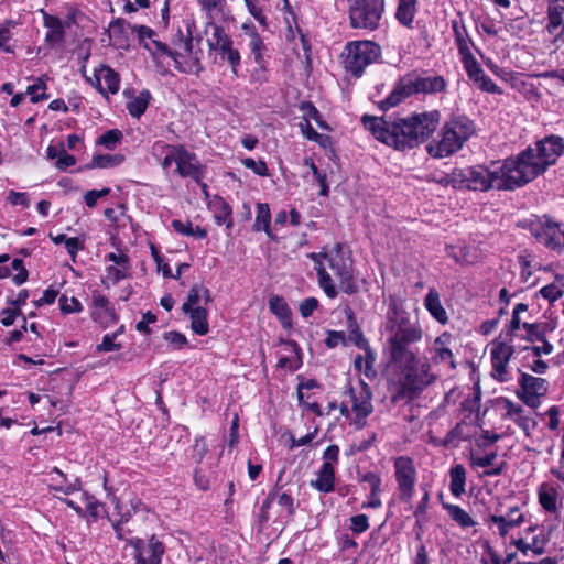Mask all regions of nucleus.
Masks as SVG:
<instances>
[{"label": "nucleus", "instance_id": "1", "mask_svg": "<svg viewBox=\"0 0 564 564\" xmlns=\"http://www.w3.org/2000/svg\"><path fill=\"white\" fill-rule=\"evenodd\" d=\"M384 330L389 358L403 370L398 397L412 400L436 380V375L431 371L429 360L417 359L410 349L411 344L422 339L423 330L419 321H412L410 313L395 303H391L389 306Z\"/></svg>", "mask_w": 564, "mask_h": 564}, {"label": "nucleus", "instance_id": "2", "mask_svg": "<svg viewBox=\"0 0 564 564\" xmlns=\"http://www.w3.org/2000/svg\"><path fill=\"white\" fill-rule=\"evenodd\" d=\"M438 112H423L409 118L364 116L362 123L373 137L399 151L413 149L435 129Z\"/></svg>", "mask_w": 564, "mask_h": 564}, {"label": "nucleus", "instance_id": "3", "mask_svg": "<svg viewBox=\"0 0 564 564\" xmlns=\"http://www.w3.org/2000/svg\"><path fill=\"white\" fill-rule=\"evenodd\" d=\"M307 257L314 261V268L318 276V285L329 299L338 295V290L333 281L327 268L332 270L338 281V289L347 294H354L358 291V285L352 273V263L341 252V247L337 243L327 252H312Z\"/></svg>", "mask_w": 564, "mask_h": 564}, {"label": "nucleus", "instance_id": "4", "mask_svg": "<svg viewBox=\"0 0 564 564\" xmlns=\"http://www.w3.org/2000/svg\"><path fill=\"white\" fill-rule=\"evenodd\" d=\"M452 181L458 187L480 192L490 188L512 191L516 187H521L516 171L509 165V159L501 164L492 163L490 166L475 165L455 169L452 172Z\"/></svg>", "mask_w": 564, "mask_h": 564}, {"label": "nucleus", "instance_id": "5", "mask_svg": "<svg viewBox=\"0 0 564 564\" xmlns=\"http://www.w3.org/2000/svg\"><path fill=\"white\" fill-rule=\"evenodd\" d=\"M563 151L564 140L558 135H549L516 158H509V165L513 167L523 186L544 173L550 165L555 164Z\"/></svg>", "mask_w": 564, "mask_h": 564}, {"label": "nucleus", "instance_id": "6", "mask_svg": "<svg viewBox=\"0 0 564 564\" xmlns=\"http://www.w3.org/2000/svg\"><path fill=\"white\" fill-rule=\"evenodd\" d=\"M474 133L475 126L469 118L453 117L445 122L437 139L426 145V151L433 158H447L460 150Z\"/></svg>", "mask_w": 564, "mask_h": 564}, {"label": "nucleus", "instance_id": "7", "mask_svg": "<svg viewBox=\"0 0 564 564\" xmlns=\"http://www.w3.org/2000/svg\"><path fill=\"white\" fill-rule=\"evenodd\" d=\"M144 48L150 52L155 61H159L162 56L170 57L174 62L175 68L182 73H191L193 70L192 64H184L182 62L193 50V37L189 31L184 33L181 29H177L171 40V46L159 40H153L152 43H145Z\"/></svg>", "mask_w": 564, "mask_h": 564}, {"label": "nucleus", "instance_id": "8", "mask_svg": "<svg viewBox=\"0 0 564 564\" xmlns=\"http://www.w3.org/2000/svg\"><path fill=\"white\" fill-rule=\"evenodd\" d=\"M381 55L380 46L371 41L349 42L343 52L344 67L356 77L375 63Z\"/></svg>", "mask_w": 564, "mask_h": 564}, {"label": "nucleus", "instance_id": "9", "mask_svg": "<svg viewBox=\"0 0 564 564\" xmlns=\"http://www.w3.org/2000/svg\"><path fill=\"white\" fill-rule=\"evenodd\" d=\"M383 12V0H355L349 7L350 25L376 30Z\"/></svg>", "mask_w": 564, "mask_h": 564}, {"label": "nucleus", "instance_id": "10", "mask_svg": "<svg viewBox=\"0 0 564 564\" xmlns=\"http://www.w3.org/2000/svg\"><path fill=\"white\" fill-rule=\"evenodd\" d=\"M393 468L399 498L402 502L411 503L417 480V470L414 460L409 456H398L393 460Z\"/></svg>", "mask_w": 564, "mask_h": 564}, {"label": "nucleus", "instance_id": "11", "mask_svg": "<svg viewBox=\"0 0 564 564\" xmlns=\"http://www.w3.org/2000/svg\"><path fill=\"white\" fill-rule=\"evenodd\" d=\"M495 339L490 346L491 376L499 382H508L511 380L509 370V361L514 354L513 343H509L506 338Z\"/></svg>", "mask_w": 564, "mask_h": 564}, {"label": "nucleus", "instance_id": "12", "mask_svg": "<svg viewBox=\"0 0 564 564\" xmlns=\"http://www.w3.org/2000/svg\"><path fill=\"white\" fill-rule=\"evenodd\" d=\"M347 393L351 402V413L354 414L350 424L356 430H361L366 426V419L373 412L371 390L367 383L360 382L358 388L349 387Z\"/></svg>", "mask_w": 564, "mask_h": 564}, {"label": "nucleus", "instance_id": "13", "mask_svg": "<svg viewBox=\"0 0 564 564\" xmlns=\"http://www.w3.org/2000/svg\"><path fill=\"white\" fill-rule=\"evenodd\" d=\"M518 398L528 406L536 409L540 405V398L549 390V382L544 378L534 377L520 371Z\"/></svg>", "mask_w": 564, "mask_h": 564}, {"label": "nucleus", "instance_id": "14", "mask_svg": "<svg viewBox=\"0 0 564 564\" xmlns=\"http://www.w3.org/2000/svg\"><path fill=\"white\" fill-rule=\"evenodd\" d=\"M530 231L536 241L551 250L564 248V230L547 218L532 223Z\"/></svg>", "mask_w": 564, "mask_h": 564}, {"label": "nucleus", "instance_id": "15", "mask_svg": "<svg viewBox=\"0 0 564 564\" xmlns=\"http://www.w3.org/2000/svg\"><path fill=\"white\" fill-rule=\"evenodd\" d=\"M525 520L524 513L518 506L508 509L505 514L488 513L484 517V523L494 533L505 538L508 533L520 527Z\"/></svg>", "mask_w": 564, "mask_h": 564}, {"label": "nucleus", "instance_id": "16", "mask_svg": "<svg viewBox=\"0 0 564 564\" xmlns=\"http://www.w3.org/2000/svg\"><path fill=\"white\" fill-rule=\"evenodd\" d=\"M210 28L212 35L207 40L209 48L219 52L221 57L226 58L231 65L232 73L237 74V67L240 65V54L232 47L231 37L217 24H210Z\"/></svg>", "mask_w": 564, "mask_h": 564}, {"label": "nucleus", "instance_id": "17", "mask_svg": "<svg viewBox=\"0 0 564 564\" xmlns=\"http://www.w3.org/2000/svg\"><path fill=\"white\" fill-rule=\"evenodd\" d=\"M101 95L117 94L120 88V76L108 65H100L94 69L93 76L86 77Z\"/></svg>", "mask_w": 564, "mask_h": 564}, {"label": "nucleus", "instance_id": "18", "mask_svg": "<svg viewBox=\"0 0 564 564\" xmlns=\"http://www.w3.org/2000/svg\"><path fill=\"white\" fill-rule=\"evenodd\" d=\"M130 544L134 547L137 564H161L164 546L154 536L148 543L141 539H134L130 541Z\"/></svg>", "mask_w": 564, "mask_h": 564}, {"label": "nucleus", "instance_id": "19", "mask_svg": "<svg viewBox=\"0 0 564 564\" xmlns=\"http://www.w3.org/2000/svg\"><path fill=\"white\" fill-rule=\"evenodd\" d=\"M177 151L178 155L175 172L181 177H191L196 183H200L205 176V169L196 154L187 151L183 145Z\"/></svg>", "mask_w": 564, "mask_h": 564}, {"label": "nucleus", "instance_id": "20", "mask_svg": "<svg viewBox=\"0 0 564 564\" xmlns=\"http://www.w3.org/2000/svg\"><path fill=\"white\" fill-rule=\"evenodd\" d=\"M90 317L105 327L112 325L118 321V315L116 314L115 308L108 299L100 293L93 294Z\"/></svg>", "mask_w": 564, "mask_h": 564}, {"label": "nucleus", "instance_id": "21", "mask_svg": "<svg viewBox=\"0 0 564 564\" xmlns=\"http://www.w3.org/2000/svg\"><path fill=\"white\" fill-rule=\"evenodd\" d=\"M105 260L111 262L106 267V281L112 284L126 279L130 271V260L123 252H110Z\"/></svg>", "mask_w": 564, "mask_h": 564}, {"label": "nucleus", "instance_id": "22", "mask_svg": "<svg viewBox=\"0 0 564 564\" xmlns=\"http://www.w3.org/2000/svg\"><path fill=\"white\" fill-rule=\"evenodd\" d=\"M546 30L554 36L555 43H564V0H555L547 9Z\"/></svg>", "mask_w": 564, "mask_h": 564}, {"label": "nucleus", "instance_id": "23", "mask_svg": "<svg viewBox=\"0 0 564 564\" xmlns=\"http://www.w3.org/2000/svg\"><path fill=\"white\" fill-rule=\"evenodd\" d=\"M104 487L107 491V496L110 502L115 507V516L111 517L112 520L119 522H128L132 514L135 512L138 506L140 505V500L137 498L130 499L128 502L122 501L119 497H117L110 488L107 486V478L104 479Z\"/></svg>", "mask_w": 564, "mask_h": 564}, {"label": "nucleus", "instance_id": "24", "mask_svg": "<svg viewBox=\"0 0 564 564\" xmlns=\"http://www.w3.org/2000/svg\"><path fill=\"white\" fill-rule=\"evenodd\" d=\"M301 365L299 346L294 341L281 340L280 350L278 351V367L295 371Z\"/></svg>", "mask_w": 564, "mask_h": 564}, {"label": "nucleus", "instance_id": "25", "mask_svg": "<svg viewBox=\"0 0 564 564\" xmlns=\"http://www.w3.org/2000/svg\"><path fill=\"white\" fill-rule=\"evenodd\" d=\"M453 341V337L449 333L444 332L433 343L432 359L435 364H448L451 369H455L456 365L454 361L453 352L451 350V345Z\"/></svg>", "mask_w": 564, "mask_h": 564}, {"label": "nucleus", "instance_id": "26", "mask_svg": "<svg viewBox=\"0 0 564 564\" xmlns=\"http://www.w3.org/2000/svg\"><path fill=\"white\" fill-rule=\"evenodd\" d=\"M503 405L506 409L505 419L512 420L527 436L530 435L531 431L536 427V422L524 414V410L521 405L513 403L511 400H503Z\"/></svg>", "mask_w": 564, "mask_h": 564}, {"label": "nucleus", "instance_id": "27", "mask_svg": "<svg viewBox=\"0 0 564 564\" xmlns=\"http://www.w3.org/2000/svg\"><path fill=\"white\" fill-rule=\"evenodd\" d=\"M413 94H415V91L411 78H403L397 84L392 93L381 101L380 107L384 110L395 107Z\"/></svg>", "mask_w": 564, "mask_h": 564}, {"label": "nucleus", "instance_id": "28", "mask_svg": "<svg viewBox=\"0 0 564 564\" xmlns=\"http://www.w3.org/2000/svg\"><path fill=\"white\" fill-rule=\"evenodd\" d=\"M413 94H415V91L411 78H403L397 84L392 93L381 101L380 107L384 110L395 107Z\"/></svg>", "mask_w": 564, "mask_h": 564}, {"label": "nucleus", "instance_id": "29", "mask_svg": "<svg viewBox=\"0 0 564 564\" xmlns=\"http://www.w3.org/2000/svg\"><path fill=\"white\" fill-rule=\"evenodd\" d=\"M415 94H436L444 91L447 87L446 80L443 76H429L411 78Z\"/></svg>", "mask_w": 564, "mask_h": 564}, {"label": "nucleus", "instance_id": "30", "mask_svg": "<svg viewBox=\"0 0 564 564\" xmlns=\"http://www.w3.org/2000/svg\"><path fill=\"white\" fill-rule=\"evenodd\" d=\"M528 305L524 303H518L512 311V316L508 325H506V339L509 343L520 337V329L523 328V322H528L523 314L528 313Z\"/></svg>", "mask_w": 564, "mask_h": 564}, {"label": "nucleus", "instance_id": "31", "mask_svg": "<svg viewBox=\"0 0 564 564\" xmlns=\"http://www.w3.org/2000/svg\"><path fill=\"white\" fill-rule=\"evenodd\" d=\"M424 306L431 316L438 323L445 325L448 322V315L444 308L440 293L436 289L431 288L424 299Z\"/></svg>", "mask_w": 564, "mask_h": 564}, {"label": "nucleus", "instance_id": "32", "mask_svg": "<svg viewBox=\"0 0 564 564\" xmlns=\"http://www.w3.org/2000/svg\"><path fill=\"white\" fill-rule=\"evenodd\" d=\"M558 489L553 485L543 482L538 488L539 503L545 511L550 513H556L558 511Z\"/></svg>", "mask_w": 564, "mask_h": 564}, {"label": "nucleus", "instance_id": "33", "mask_svg": "<svg viewBox=\"0 0 564 564\" xmlns=\"http://www.w3.org/2000/svg\"><path fill=\"white\" fill-rule=\"evenodd\" d=\"M181 144L178 145H172L167 144L163 141H156L152 145V154L155 158L161 156L162 154H165L164 159L161 162V167L163 171L167 172L169 169L172 166L173 163L176 164L177 162V155H178V149H181Z\"/></svg>", "mask_w": 564, "mask_h": 564}, {"label": "nucleus", "instance_id": "34", "mask_svg": "<svg viewBox=\"0 0 564 564\" xmlns=\"http://www.w3.org/2000/svg\"><path fill=\"white\" fill-rule=\"evenodd\" d=\"M452 29L460 58L471 55L473 41L463 21L453 20Z\"/></svg>", "mask_w": 564, "mask_h": 564}, {"label": "nucleus", "instance_id": "35", "mask_svg": "<svg viewBox=\"0 0 564 564\" xmlns=\"http://www.w3.org/2000/svg\"><path fill=\"white\" fill-rule=\"evenodd\" d=\"M212 301L208 289L203 285H194L187 295L186 301L182 305L183 312L189 310L202 308V304H208Z\"/></svg>", "mask_w": 564, "mask_h": 564}, {"label": "nucleus", "instance_id": "36", "mask_svg": "<svg viewBox=\"0 0 564 564\" xmlns=\"http://www.w3.org/2000/svg\"><path fill=\"white\" fill-rule=\"evenodd\" d=\"M335 468L328 465H322L317 473V478L311 481V486L321 492H330L334 490Z\"/></svg>", "mask_w": 564, "mask_h": 564}, {"label": "nucleus", "instance_id": "37", "mask_svg": "<svg viewBox=\"0 0 564 564\" xmlns=\"http://www.w3.org/2000/svg\"><path fill=\"white\" fill-rule=\"evenodd\" d=\"M523 329L525 334L521 335L519 338L525 339L530 343H536L546 337V334L549 332H552L553 328L550 326V324L545 322L541 323H530V322H523Z\"/></svg>", "mask_w": 564, "mask_h": 564}, {"label": "nucleus", "instance_id": "38", "mask_svg": "<svg viewBox=\"0 0 564 564\" xmlns=\"http://www.w3.org/2000/svg\"><path fill=\"white\" fill-rule=\"evenodd\" d=\"M449 490L453 496L459 498L466 491V469L463 465H454L449 469Z\"/></svg>", "mask_w": 564, "mask_h": 564}, {"label": "nucleus", "instance_id": "39", "mask_svg": "<svg viewBox=\"0 0 564 564\" xmlns=\"http://www.w3.org/2000/svg\"><path fill=\"white\" fill-rule=\"evenodd\" d=\"M417 0H399L395 18L405 28L413 26Z\"/></svg>", "mask_w": 564, "mask_h": 564}, {"label": "nucleus", "instance_id": "40", "mask_svg": "<svg viewBox=\"0 0 564 564\" xmlns=\"http://www.w3.org/2000/svg\"><path fill=\"white\" fill-rule=\"evenodd\" d=\"M443 508L447 511L451 519L460 528L467 529L476 524L471 516L462 507L444 502Z\"/></svg>", "mask_w": 564, "mask_h": 564}, {"label": "nucleus", "instance_id": "41", "mask_svg": "<svg viewBox=\"0 0 564 564\" xmlns=\"http://www.w3.org/2000/svg\"><path fill=\"white\" fill-rule=\"evenodd\" d=\"M191 317V328L197 335H206L209 330L206 308H195L184 312Z\"/></svg>", "mask_w": 564, "mask_h": 564}, {"label": "nucleus", "instance_id": "42", "mask_svg": "<svg viewBox=\"0 0 564 564\" xmlns=\"http://www.w3.org/2000/svg\"><path fill=\"white\" fill-rule=\"evenodd\" d=\"M150 100V91L147 89L142 90L137 97L127 104L128 112L133 118H140L145 112Z\"/></svg>", "mask_w": 564, "mask_h": 564}, {"label": "nucleus", "instance_id": "43", "mask_svg": "<svg viewBox=\"0 0 564 564\" xmlns=\"http://www.w3.org/2000/svg\"><path fill=\"white\" fill-rule=\"evenodd\" d=\"M349 339L360 349L366 352V370L373 368L376 361L375 354L372 352L368 340L364 336L361 330H350Z\"/></svg>", "mask_w": 564, "mask_h": 564}, {"label": "nucleus", "instance_id": "44", "mask_svg": "<svg viewBox=\"0 0 564 564\" xmlns=\"http://www.w3.org/2000/svg\"><path fill=\"white\" fill-rule=\"evenodd\" d=\"M44 25L48 29L46 41L50 43H58L64 37V26L62 21L53 15H44Z\"/></svg>", "mask_w": 564, "mask_h": 564}, {"label": "nucleus", "instance_id": "45", "mask_svg": "<svg viewBox=\"0 0 564 564\" xmlns=\"http://www.w3.org/2000/svg\"><path fill=\"white\" fill-rule=\"evenodd\" d=\"M242 29L246 30L250 36L249 47L254 56V61L257 64L262 63V54L264 51V44L259 35V33L254 30L253 25H249L245 23Z\"/></svg>", "mask_w": 564, "mask_h": 564}, {"label": "nucleus", "instance_id": "46", "mask_svg": "<svg viewBox=\"0 0 564 564\" xmlns=\"http://www.w3.org/2000/svg\"><path fill=\"white\" fill-rule=\"evenodd\" d=\"M270 220L271 213L269 205L264 203L257 204V215L253 223V229L256 231H265L268 236H271Z\"/></svg>", "mask_w": 564, "mask_h": 564}, {"label": "nucleus", "instance_id": "47", "mask_svg": "<svg viewBox=\"0 0 564 564\" xmlns=\"http://www.w3.org/2000/svg\"><path fill=\"white\" fill-rule=\"evenodd\" d=\"M124 161L122 154H98L95 155L89 164L90 167L109 169L120 165Z\"/></svg>", "mask_w": 564, "mask_h": 564}, {"label": "nucleus", "instance_id": "48", "mask_svg": "<svg viewBox=\"0 0 564 564\" xmlns=\"http://www.w3.org/2000/svg\"><path fill=\"white\" fill-rule=\"evenodd\" d=\"M564 293V281L561 278H556L554 282L540 289L539 294L550 303L558 300Z\"/></svg>", "mask_w": 564, "mask_h": 564}, {"label": "nucleus", "instance_id": "49", "mask_svg": "<svg viewBox=\"0 0 564 564\" xmlns=\"http://www.w3.org/2000/svg\"><path fill=\"white\" fill-rule=\"evenodd\" d=\"M269 307H270V311L274 315H276L282 321L283 324L285 322L290 321L291 310H290L288 303L284 301L283 297H281V296H272L269 300Z\"/></svg>", "mask_w": 564, "mask_h": 564}, {"label": "nucleus", "instance_id": "50", "mask_svg": "<svg viewBox=\"0 0 564 564\" xmlns=\"http://www.w3.org/2000/svg\"><path fill=\"white\" fill-rule=\"evenodd\" d=\"M463 66L469 77L474 83L482 75L485 74L484 69L481 68L480 64L477 62L475 56L467 55L466 57L460 58Z\"/></svg>", "mask_w": 564, "mask_h": 564}, {"label": "nucleus", "instance_id": "51", "mask_svg": "<svg viewBox=\"0 0 564 564\" xmlns=\"http://www.w3.org/2000/svg\"><path fill=\"white\" fill-rule=\"evenodd\" d=\"M123 135L122 132L118 129L108 130L102 133L97 143L105 147L108 150H115V148L121 142Z\"/></svg>", "mask_w": 564, "mask_h": 564}, {"label": "nucleus", "instance_id": "52", "mask_svg": "<svg viewBox=\"0 0 564 564\" xmlns=\"http://www.w3.org/2000/svg\"><path fill=\"white\" fill-rule=\"evenodd\" d=\"M45 82L42 78H37L33 85L28 87L26 93L31 96V101L35 104L48 98V96L45 94Z\"/></svg>", "mask_w": 564, "mask_h": 564}, {"label": "nucleus", "instance_id": "53", "mask_svg": "<svg viewBox=\"0 0 564 564\" xmlns=\"http://www.w3.org/2000/svg\"><path fill=\"white\" fill-rule=\"evenodd\" d=\"M52 473H55L56 475H58L61 478L64 479L65 484H61L58 486H55L54 489L55 490H58V491H62L64 492L65 495H69L74 491H77V490H80L82 488V482L78 478H75L74 481L72 482H67L66 479H65V476L63 474V471L57 468V467H54L52 469Z\"/></svg>", "mask_w": 564, "mask_h": 564}, {"label": "nucleus", "instance_id": "54", "mask_svg": "<svg viewBox=\"0 0 564 564\" xmlns=\"http://www.w3.org/2000/svg\"><path fill=\"white\" fill-rule=\"evenodd\" d=\"M61 311L65 314L79 313L83 311L82 303L76 297L62 295L58 300Z\"/></svg>", "mask_w": 564, "mask_h": 564}, {"label": "nucleus", "instance_id": "55", "mask_svg": "<svg viewBox=\"0 0 564 564\" xmlns=\"http://www.w3.org/2000/svg\"><path fill=\"white\" fill-rule=\"evenodd\" d=\"M215 221L217 225L226 224L227 228L232 227L231 208L221 199L219 200V210L215 214Z\"/></svg>", "mask_w": 564, "mask_h": 564}, {"label": "nucleus", "instance_id": "56", "mask_svg": "<svg viewBox=\"0 0 564 564\" xmlns=\"http://www.w3.org/2000/svg\"><path fill=\"white\" fill-rule=\"evenodd\" d=\"M82 499L85 503V507H86L89 516L95 520L98 519L100 509H102V507H104L102 503L99 502L98 500H96V498L94 496L89 495L88 492H83Z\"/></svg>", "mask_w": 564, "mask_h": 564}, {"label": "nucleus", "instance_id": "57", "mask_svg": "<svg viewBox=\"0 0 564 564\" xmlns=\"http://www.w3.org/2000/svg\"><path fill=\"white\" fill-rule=\"evenodd\" d=\"M369 528V519L366 514L360 513L350 518L349 529L357 534L364 533Z\"/></svg>", "mask_w": 564, "mask_h": 564}, {"label": "nucleus", "instance_id": "58", "mask_svg": "<svg viewBox=\"0 0 564 564\" xmlns=\"http://www.w3.org/2000/svg\"><path fill=\"white\" fill-rule=\"evenodd\" d=\"M118 337V332L106 334L101 343L97 346L98 351H115L121 348L120 344L115 343Z\"/></svg>", "mask_w": 564, "mask_h": 564}, {"label": "nucleus", "instance_id": "59", "mask_svg": "<svg viewBox=\"0 0 564 564\" xmlns=\"http://www.w3.org/2000/svg\"><path fill=\"white\" fill-rule=\"evenodd\" d=\"M241 162L245 167L253 171L257 175H259V176L268 175V166L264 161H262V160L256 161L251 158H246Z\"/></svg>", "mask_w": 564, "mask_h": 564}, {"label": "nucleus", "instance_id": "60", "mask_svg": "<svg viewBox=\"0 0 564 564\" xmlns=\"http://www.w3.org/2000/svg\"><path fill=\"white\" fill-rule=\"evenodd\" d=\"M475 84L482 90V91H486V93H490V94H501L502 90L495 84V82L488 76L485 74H482L476 82Z\"/></svg>", "mask_w": 564, "mask_h": 564}, {"label": "nucleus", "instance_id": "61", "mask_svg": "<svg viewBox=\"0 0 564 564\" xmlns=\"http://www.w3.org/2000/svg\"><path fill=\"white\" fill-rule=\"evenodd\" d=\"M303 134L311 141H315L319 144H324V141L327 139L325 135L319 134L308 122L305 120L304 123H300Z\"/></svg>", "mask_w": 564, "mask_h": 564}, {"label": "nucleus", "instance_id": "62", "mask_svg": "<svg viewBox=\"0 0 564 564\" xmlns=\"http://www.w3.org/2000/svg\"><path fill=\"white\" fill-rule=\"evenodd\" d=\"M497 458V453L496 452H491L485 456H474L471 455L470 457V464L471 466L474 467H482V468H486V467H490L494 465L495 460Z\"/></svg>", "mask_w": 564, "mask_h": 564}, {"label": "nucleus", "instance_id": "63", "mask_svg": "<svg viewBox=\"0 0 564 564\" xmlns=\"http://www.w3.org/2000/svg\"><path fill=\"white\" fill-rule=\"evenodd\" d=\"M536 345H533L531 347H524V349H530L533 351V354L538 357H540L541 355H550L553 352V345L546 339V337H544L543 339H541L540 341H536L535 343Z\"/></svg>", "mask_w": 564, "mask_h": 564}, {"label": "nucleus", "instance_id": "64", "mask_svg": "<svg viewBox=\"0 0 564 564\" xmlns=\"http://www.w3.org/2000/svg\"><path fill=\"white\" fill-rule=\"evenodd\" d=\"M339 447L337 445H329L323 454V464L328 467H334L338 463Z\"/></svg>", "mask_w": 564, "mask_h": 564}]
</instances>
